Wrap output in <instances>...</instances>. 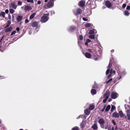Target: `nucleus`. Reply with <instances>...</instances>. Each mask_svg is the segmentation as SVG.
Returning <instances> with one entry per match:
<instances>
[{
    "label": "nucleus",
    "instance_id": "1",
    "mask_svg": "<svg viewBox=\"0 0 130 130\" xmlns=\"http://www.w3.org/2000/svg\"><path fill=\"white\" fill-rule=\"evenodd\" d=\"M111 63H110V62H109L108 66L107 68H108V69L106 71V74H108L109 72H110V74L107 77L108 78H110L111 75V74H114L115 73V70H113L112 69H111V70H110L109 68L111 66Z\"/></svg>",
    "mask_w": 130,
    "mask_h": 130
},
{
    "label": "nucleus",
    "instance_id": "2",
    "mask_svg": "<svg viewBox=\"0 0 130 130\" xmlns=\"http://www.w3.org/2000/svg\"><path fill=\"white\" fill-rule=\"evenodd\" d=\"M48 13L44 14L41 18V21L43 23L46 22L48 19Z\"/></svg>",
    "mask_w": 130,
    "mask_h": 130
},
{
    "label": "nucleus",
    "instance_id": "3",
    "mask_svg": "<svg viewBox=\"0 0 130 130\" xmlns=\"http://www.w3.org/2000/svg\"><path fill=\"white\" fill-rule=\"evenodd\" d=\"M118 74L120 76L118 78V79L120 80L122 77L125 75L126 72L125 70H119L118 71Z\"/></svg>",
    "mask_w": 130,
    "mask_h": 130
},
{
    "label": "nucleus",
    "instance_id": "4",
    "mask_svg": "<svg viewBox=\"0 0 130 130\" xmlns=\"http://www.w3.org/2000/svg\"><path fill=\"white\" fill-rule=\"evenodd\" d=\"M54 5V1H50L47 4L45 5L44 6V7L45 9H47L52 7Z\"/></svg>",
    "mask_w": 130,
    "mask_h": 130
},
{
    "label": "nucleus",
    "instance_id": "5",
    "mask_svg": "<svg viewBox=\"0 0 130 130\" xmlns=\"http://www.w3.org/2000/svg\"><path fill=\"white\" fill-rule=\"evenodd\" d=\"M98 122L100 125L101 128H104V124L105 123L104 120L103 118H101L100 119L98 120Z\"/></svg>",
    "mask_w": 130,
    "mask_h": 130
},
{
    "label": "nucleus",
    "instance_id": "6",
    "mask_svg": "<svg viewBox=\"0 0 130 130\" xmlns=\"http://www.w3.org/2000/svg\"><path fill=\"white\" fill-rule=\"evenodd\" d=\"M111 96L112 98L115 99L118 97V94L116 92H113L111 93Z\"/></svg>",
    "mask_w": 130,
    "mask_h": 130
},
{
    "label": "nucleus",
    "instance_id": "7",
    "mask_svg": "<svg viewBox=\"0 0 130 130\" xmlns=\"http://www.w3.org/2000/svg\"><path fill=\"white\" fill-rule=\"evenodd\" d=\"M82 12V10L80 8H77L76 10H74L73 11L74 13L76 15L80 14Z\"/></svg>",
    "mask_w": 130,
    "mask_h": 130
},
{
    "label": "nucleus",
    "instance_id": "8",
    "mask_svg": "<svg viewBox=\"0 0 130 130\" xmlns=\"http://www.w3.org/2000/svg\"><path fill=\"white\" fill-rule=\"evenodd\" d=\"M9 7L13 8L15 9H16L17 6L16 5L15 2H13L10 3L9 5Z\"/></svg>",
    "mask_w": 130,
    "mask_h": 130
},
{
    "label": "nucleus",
    "instance_id": "9",
    "mask_svg": "<svg viewBox=\"0 0 130 130\" xmlns=\"http://www.w3.org/2000/svg\"><path fill=\"white\" fill-rule=\"evenodd\" d=\"M110 91H107L105 94L104 95L103 98L108 99L109 96L110 95Z\"/></svg>",
    "mask_w": 130,
    "mask_h": 130
},
{
    "label": "nucleus",
    "instance_id": "10",
    "mask_svg": "<svg viewBox=\"0 0 130 130\" xmlns=\"http://www.w3.org/2000/svg\"><path fill=\"white\" fill-rule=\"evenodd\" d=\"M85 3V1L84 0L80 1L78 3L79 6L81 7H83L84 6Z\"/></svg>",
    "mask_w": 130,
    "mask_h": 130
},
{
    "label": "nucleus",
    "instance_id": "11",
    "mask_svg": "<svg viewBox=\"0 0 130 130\" xmlns=\"http://www.w3.org/2000/svg\"><path fill=\"white\" fill-rule=\"evenodd\" d=\"M32 9V8L31 6L28 5L26 6L24 8V10L26 11H30Z\"/></svg>",
    "mask_w": 130,
    "mask_h": 130
},
{
    "label": "nucleus",
    "instance_id": "12",
    "mask_svg": "<svg viewBox=\"0 0 130 130\" xmlns=\"http://www.w3.org/2000/svg\"><path fill=\"white\" fill-rule=\"evenodd\" d=\"M105 5L108 8H109L111 6V4L110 2L108 1H107L105 2Z\"/></svg>",
    "mask_w": 130,
    "mask_h": 130
},
{
    "label": "nucleus",
    "instance_id": "13",
    "mask_svg": "<svg viewBox=\"0 0 130 130\" xmlns=\"http://www.w3.org/2000/svg\"><path fill=\"white\" fill-rule=\"evenodd\" d=\"M128 119L130 120V110L127 109L126 111Z\"/></svg>",
    "mask_w": 130,
    "mask_h": 130
},
{
    "label": "nucleus",
    "instance_id": "14",
    "mask_svg": "<svg viewBox=\"0 0 130 130\" xmlns=\"http://www.w3.org/2000/svg\"><path fill=\"white\" fill-rule=\"evenodd\" d=\"M96 31L95 29H92L90 30L89 32V34H93L95 35L96 33Z\"/></svg>",
    "mask_w": 130,
    "mask_h": 130
},
{
    "label": "nucleus",
    "instance_id": "15",
    "mask_svg": "<svg viewBox=\"0 0 130 130\" xmlns=\"http://www.w3.org/2000/svg\"><path fill=\"white\" fill-rule=\"evenodd\" d=\"M90 112V110L89 108H87L85 110L84 113L85 114L87 115H88Z\"/></svg>",
    "mask_w": 130,
    "mask_h": 130
},
{
    "label": "nucleus",
    "instance_id": "16",
    "mask_svg": "<svg viewBox=\"0 0 130 130\" xmlns=\"http://www.w3.org/2000/svg\"><path fill=\"white\" fill-rule=\"evenodd\" d=\"M38 23L36 22H34L32 24V25L33 27H37L38 28H39L40 27L39 25H38Z\"/></svg>",
    "mask_w": 130,
    "mask_h": 130
},
{
    "label": "nucleus",
    "instance_id": "17",
    "mask_svg": "<svg viewBox=\"0 0 130 130\" xmlns=\"http://www.w3.org/2000/svg\"><path fill=\"white\" fill-rule=\"evenodd\" d=\"M85 55L86 57L88 58H90L91 57V55L88 52L85 53Z\"/></svg>",
    "mask_w": 130,
    "mask_h": 130
},
{
    "label": "nucleus",
    "instance_id": "18",
    "mask_svg": "<svg viewBox=\"0 0 130 130\" xmlns=\"http://www.w3.org/2000/svg\"><path fill=\"white\" fill-rule=\"evenodd\" d=\"M112 115L113 117L116 118H118L119 116V114L118 113L115 112L113 113Z\"/></svg>",
    "mask_w": 130,
    "mask_h": 130
},
{
    "label": "nucleus",
    "instance_id": "19",
    "mask_svg": "<svg viewBox=\"0 0 130 130\" xmlns=\"http://www.w3.org/2000/svg\"><path fill=\"white\" fill-rule=\"evenodd\" d=\"M22 17L20 15H18L17 18V20L18 22L20 21L22 19Z\"/></svg>",
    "mask_w": 130,
    "mask_h": 130
},
{
    "label": "nucleus",
    "instance_id": "20",
    "mask_svg": "<svg viewBox=\"0 0 130 130\" xmlns=\"http://www.w3.org/2000/svg\"><path fill=\"white\" fill-rule=\"evenodd\" d=\"M92 128L94 130H96L98 129L97 125L96 123H94L92 126Z\"/></svg>",
    "mask_w": 130,
    "mask_h": 130
},
{
    "label": "nucleus",
    "instance_id": "21",
    "mask_svg": "<svg viewBox=\"0 0 130 130\" xmlns=\"http://www.w3.org/2000/svg\"><path fill=\"white\" fill-rule=\"evenodd\" d=\"M75 29V27L74 26H71L70 28L68 29V31H72L74 30Z\"/></svg>",
    "mask_w": 130,
    "mask_h": 130
},
{
    "label": "nucleus",
    "instance_id": "22",
    "mask_svg": "<svg viewBox=\"0 0 130 130\" xmlns=\"http://www.w3.org/2000/svg\"><path fill=\"white\" fill-rule=\"evenodd\" d=\"M119 115H120V116L121 118H122L124 116V114L121 110L119 112Z\"/></svg>",
    "mask_w": 130,
    "mask_h": 130
},
{
    "label": "nucleus",
    "instance_id": "23",
    "mask_svg": "<svg viewBox=\"0 0 130 130\" xmlns=\"http://www.w3.org/2000/svg\"><path fill=\"white\" fill-rule=\"evenodd\" d=\"M91 93L93 95L95 94L96 93V90L95 89H92L91 90Z\"/></svg>",
    "mask_w": 130,
    "mask_h": 130
},
{
    "label": "nucleus",
    "instance_id": "24",
    "mask_svg": "<svg viewBox=\"0 0 130 130\" xmlns=\"http://www.w3.org/2000/svg\"><path fill=\"white\" fill-rule=\"evenodd\" d=\"M12 29V27H10L6 29L5 31L6 32H8L10 31Z\"/></svg>",
    "mask_w": 130,
    "mask_h": 130
},
{
    "label": "nucleus",
    "instance_id": "25",
    "mask_svg": "<svg viewBox=\"0 0 130 130\" xmlns=\"http://www.w3.org/2000/svg\"><path fill=\"white\" fill-rule=\"evenodd\" d=\"M92 24L90 23H87L85 24V26L87 27H92Z\"/></svg>",
    "mask_w": 130,
    "mask_h": 130
},
{
    "label": "nucleus",
    "instance_id": "26",
    "mask_svg": "<svg viewBox=\"0 0 130 130\" xmlns=\"http://www.w3.org/2000/svg\"><path fill=\"white\" fill-rule=\"evenodd\" d=\"M36 13H34L31 14L30 17V19H32L34 17Z\"/></svg>",
    "mask_w": 130,
    "mask_h": 130
},
{
    "label": "nucleus",
    "instance_id": "27",
    "mask_svg": "<svg viewBox=\"0 0 130 130\" xmlns=\"http://www.w3.org/2000/svg\"><path fill=\"white\" fill-rule=\"evenodd\" d=\"M110 108V105H108L105 109V111H108Z\"/></svg>",
    "mask_w": 130,
    "mask_h": 130
},
{
    "label": "nucleus",
    "instance_id": "28",
    "mask_svg": "<svg viewBox=\"0 0 130 130\" xmlns=\"http://www.w3.org/2000/svg\"><path fill=\"white\" fill-rule=\"evenodd\" d=\"M94 108V106L93 105H91L90 106L89 108V109L91 110H93Z\"/></svg>",
    "mask_w": 130,
    "mask_h": 130
},
{
    "label": "nucleus",
    "instance_id": "29",
    "mask_svg": "<svg viewBox=\"0 0 130 130\" xmlns=\"http://www.w3.org/2000/svg\"><path fill=\"white\" fill-rule=\"evenodd\" d=\"M0 15L2 16L4 18L5 17V13L4 12H2L0 13Z\"/></svg>",
    "mask_w": 130,
    "mask_h": 130
},
{
    "label": "nucleus",
    "instance_id": "30",
    "mask_svg": "<svg viewBox=\"0 0 130 130\" xmlns=\"http://www.w3.org/2000/svg\"><path fill=\"white\" fill-rule=\"evenodd\" d=\"M89 37L91 39H95L94 36L93 35H89Z\"/></svg>",
    "mask_w": 130,
    "mask_h": 130
},
{
    "label": "nucleus",
    "instance_id": "31",
    "mask_svg": "<svg viewBox=\"0 0 130 130\" xmlns=\"http://www.w3.org/2000/svg\"><path fill=\"white\" fill-rule=\"evenodd\" d=\"M11 23V21H8L7 22V24L6 26L5 27H8L10 24Z\"/></svg>",
    "mask_w": 130,
    "mask_h": 130
},
{
    "label": "nucleus",
    "instance_id": "32",
    "mask_svg": "<svg viewBox=\"0 0 130 130\" xmlns=\"http://www.w3.org/2000/svg\"><path fill=\"white\" fill-rule=\"evenodd\" d=\"M9 11L11 14H12L14 12L15 10L12 9H9Z\"/></svg>",
    "mask_w": 130,
    "mask_h": 130
},
{
    "label": "nucleus",
    "instance_id": "33",
    "mask_svg": "<svg viewBox=\"0 0 130 130\" xmlns=\"http://www.w3.org/2000/svg\"><path fill=\"white\" fill-rule=\"evenodd\" d=\"M85 126V124L84 122H82L80 124V126L81 128H83Z\"/></svg>",
    "mask_w": 130,
    "mask_h": 130
},
{
    "label": "nucleus",
    "instance_id": "34",
    "mask_svg": "<svg viewBox=\"0 0 130 130\" xmlns=\"http://www.w3.org/2000/svg\"><path fill=\"white\" fill-rule=\"evenodd\" d=\"M129 14L128 11H126L124 12V14L126 16H128Z\"/></svg>",
    "mask_w": 130,
    "mask_h": 130
},
{
    "label": "nucleus",
    "instance_id": "35",
    "mask_svg": "<svg viewBox=\"0 0 130 130\" xmlns=\"http://www.w3.org/2000/svg\"><path fill=\"white\" fill-rule=\"evenodd\" d=\"M115 106L114 105H112L111 110V111H112L115 109Z\"/></svg>",
    "mask_w": 130,
    "mask_h": 130
},
{
    "label": "nucleus",
    "instance_id": "36",
    "mask_svg": "<svg viewBox=\"0 0 130 130\" xmlns=\"http://www.w3.org/2000/svg\"><path fill=\"white\" fill-rule=\"evenodd\" d=\"M96 42H95V43H96V44H95V45H100V43L98 41V40L97 38L96 39Z\"/></svg>",
    "mask_w": 130,
    "mask_h": 130
},
{
    "label": "nucleus",
    "instance_id": "37",
    "mask_svg": "<svg viewBox=\"0 0 130 130\" xmlns=\"http://www.w3.org/2000/svg\"><path fill=\"white\" fill-rule=\"evenodd\" d=\"M22 2L18 1V6L22 5Z\"/></svg>",
    "mask_w": 130,
    "mask_h": 130
},
{
    "label": "nucleus",
    "instance_id": "38",
    "mask_svg": "<svg viewBox=\"0 0 130 130\" xmlns=\"http://www.w3.org/2000/svg\"><path fill=\"white\" fill-rule=\"evenodd\" d=\"M71 130H79L77 127H75L72 128Z\"/></svg>",
    "mask_w": 130,
    "mask_h": 130
},
{
    "label": "nucleus",
    "instance_id": "39",
    "mask_svg": "<svg viewBox=\"0 0 130 130\" xmlns=\"http://www.w3.org/2000/svg\"><path fill=\"white\" fill-rule=\"evenodd\" d=\"M100 57H94V60H95V61H96L98 60V59H100Z\"/></svg>",
    "mask_w": 130,
    "mask_h": 130
},
{
    "label": "nucleus",
    "instance_id": "40",
    "mask_svg": "<svg viewBox=\"0 0 130 130\" xmlns=\"http://www.w3.org/2000/svg\"><path fill=\"white\" fill-rule=\"evenodd\" d=\"M27 1L28 2H30L32 3H34V1L33 0H27Z\"/></svg>",
    "mask_w": 130,
    "mask_h": 130
},
{
    "label": "nucleus",
    "instance_id": "41",
    "mask_svg": "<svg viewBox=\"0 0 130 130\" xmlns=\"http://www.w3.org/2000/svg\"><path fill=\"white\" fill-rule=\"evenodd\" d=\"M16 32V31L15 30H14L13 31L11 34L10 35H14L15 34V33Z\"/></svg>",
    "mask_w": 130,
    "mask_h": 130
},
{
    "label": "nucleus",
    "instance_id": "42",
    "mask_svg": "<svg viewBox=\"0 0 130 130\" xmlns=\"http://www.w3.org/2000/svg\"><path fill=\"white\" fill-rule=\"evenodd\" d=\"M112 80V78H111L109 80H108L106 82V84H107L109 82L111 81Z\"/></svg>",
    "mask_w": 130,
    "mask_h": 130
},
{
    "label": "nucleus",
    "instance_id": "43",
    "mask_svg": "<svg viewBox=\"0 0 130 130\" xmlns=\"http://www.w3.org/2000/svg\"><path fill=\"white\" fill-rule=\"evenodd\" d=\"M126 9L127 10H129L130 9V6H127L126 8Z\"/></svg>",
    "mask_w": 130,
    "mask_h": 130
},
{
    "label": "nucleus",
    "instance_id": "44",
    "mask_svg": "<svg viewBox=\"0 0 130 130\" xmlns=\"http://www.w3.org/2000/svg\"><path fill=\"white\" fill-rule=\"evenodd\" d=\"M126 6V4H123L122 6V7L123 8H125Z\"/></svg>",
    "mask_w": 130,
    "mask_h": 130
},
{
    "label": "nucleus",
    "instance_id": "45",
    "mask_svg": "<svg viewBox=\"0 0 130 130\" xmlns=\"http://www.w3.org/2000/svg\"><path fill=\"white\" fill-rule=\"evenodd\" d=\"M79 39L80 40H82L83 39V37L81 35L79 36Z\"/></svg>",
    "mask_w": 130,
    "mask_h": 130
},
{
    "label": "nucleus",
    "instance_id": "46",
    "mask_svg": "<svg viewBox=\"0 0 130 130\" xmlns=\"http://www.w3.org/2000/svg\"><path fill=\"white\" fill-rule=\"evenodd\" d=\"M112 123L114 125H116V123L115 122V121H114V120H112Z\"/></svg>",
    "mask_w": 130,
    "mask_h": 130
},
{
    "label": "nucleus",
    "instance_id": "47",
    "mask_svg": "<svg viewBox=\"0 0 130 130\" xmlns=\"http://www.w3.org/2000/svg\"><path fill=\"white\" fill-rule=\"evenodd\" d=\"M107 99L105 98L103 100V102L104 103H105L106 102L107 100Z\"/></svg>",
    "mask_w": 130,
    "mask_h": 130
},
{
    "label": "nucleus",
    "instance_id": "48",
    "mask_svg": "<svg viewBox=\"0 0 130 130\" xmlns=\"http://www.w3.org/2000/svg\"><path fill=\"white\" fill-rule=\"evenodd\" d=\"M83 20L84 21H87L88 20V19H87L86 18H84V17H83Z\"/></svg>",
    "mask_w": 130,
    "mask_h": 130
},
{
    "label": "nucleus",
    "instance_id": "49",
    "mask_svg": "<svg viewBox=\"0 0 130 130\" xmlns=\"http://www.w3.org/2000/svg\"><path fill=\"white\" fill-rule=\"evenodd\" d=\"M5 13H7L9 12V10L8 9H6L5 10Z\"/></svg>",
    "mask_w": 130,
    "mask_h": 130
},
{
    "label": "nucleus",
    "instance_id": "50",
    "mask_svg": "<svg viewBox=\"0 0 130 130\" xmlns=\"http://www.w3.org/2000/svg\"><path fill=\"white\" fill-rule=\"evenodd\" d=\"M29 22V21L28 19H26L25 20V23H27Z\"/></svg>",
    "mask_w": 130,
    "mask_h": 130
},
{
    "label": "nucleus",
    "instance_id": "51",
    "mask_svg": "<svg viewBox=\"0 0 130 130\" xmlns=\"http://www.w3.org/2000/svg\"><path fill=\"white\" fill-rule=\"evenodd\" d=\"M86 41H87L88 43L90 42H91V41L90 40L88 39L86 40Z\"/></svg>",
    "mask_w": 130,
    "mask_h": 130
},
{
    "label": "nucleus",
    "instance_id": "52",
    "mask_svg": "<svg viewBox=\"0 0 130 130\" xmlns=\"http://www.w3.org/2000/svg\"><path fill=\"white\" fill-rule=\"evenodd\" d=\"M88 51L90 52H92V50L90 49H88Z\"/></svg>",
    "mask_w": 130,
    "mask_h": 130
},
{
    "label": "nucleus",
    "instance_id": "53",
    "mask_svg": "<svg viewBox=\"0 0 130 130\" xmlns=\"http://www.w3.org/2000/svg\"><path fill=\"white\" fill-rule=\"evenodd\" d=\"M16 29L17 31H18L20 30V28L19 27H17V28Z\"/></svg>",
    "mask_w": 130,
    "mask_h": 130
},
{
    "label": "nucleus",
    "instance_id": "54",
    "mask_svg": "<svg viewBox=\"0 0 130 130\" xmlns=\"http://www.w3.org/2000/svg\"><path fill=\"white\" fill-rule=\"evenodd\" d=\"M105 106H104V107L103 109H101V111H104V109H105Z\"/></svg>",
    "mask_w": 130,
    "mask_h": 130
},
{
    "label": "nucleus",
    "instance_id": "55",
    "mask_svg": "<svg viewBox=\"0 0 130 130\" xmlns=\"http://www.w3.org/2000/svg\"><path fill=\"white\" fill-rule=\"evenodd\" d=\"M41 3V2L40 1H38V4H40Z\"/></svg>",
    "mask_w": 130,
    "mask_h": 130
},
{
    "label": "nucleus",
    "instance_id": "56",
    "mask_svg": "<svg viewBox=\"0 0 130 130\" xmlns=\"http://www.w3.org/2000/svg\"><path fill=\"white\" fill-rule=\"evenodd\" d=\"M112 100V99L111 98H109L108 100V102H110Z\"/></svg>",
    "mask_w": 130,
    "mask_h": 130
},
{
    "label": "nucleus",
    "instance_id": "57",
    "mask_svg": "<svg viewBox=\"0 0 130 130\" xmlns=\"http://www.w3.org/2000/svg\"><path fill=\"white\" fill-rule=\"evenodd\" d=\"M88 42L86 41V42H85V44L86 45H88Z\"/></svg>",
    "mask_w": 130,
    "mask_h": 130
},
{
    "label": "nucleus",
    "instance_id": "58",
    "mask_svg": "<svg viewBox=\"0 0 130 130\" xmlns=\"http://www.w3.org/2000/svg\"><path fill=\"white\" fill-rule=\"evenodd\" d=\"M108 130H112L110 128H108Z\"/></svg>",
    "mask_w": 130,
    "mask_h": 130
},
{
    "label": "nucleus",
    "instance_id": "59",
    "mask_svg": "<svg viewBox=\"0 0 130 130\" xmlns=\"http://www.w3.org/2000/svg\"><path fill=\"white\" fill-rule=\"evenodd\" d=\"M118 129V127L117 126H116L115 128V129Z\"/></svg>",
    "mask_w": 130,
    "mask_h": 130
},
{
    "label": "nucleus",
    "instance_id": "60",
    "mask_svg": "<svg viewBox=\"0 0 130 130\" xmlns=\"http://www.w3.org/2000/svg\"><path fill=\"white\" fill-rule=\"evenodd\" d=\"M111 51L112 52H113L114 51V50H111Z\"/></svg>",
    "mask_w": 130,
    "mask_h": 130
},
{
    "label": "nucleus",
    "instance_id": "61",
    "mask_svg": "<svg viewBox=\"0 0 130 130\" xmlns=\"http://www.w3.org/2000/svg\"><path fill=\"white\" fill-rule=\"evenodd\" d=\"M102 8L103 9H104L105 8V6H104L102 7Z\"/></svg>",
    "mask_w": 130,
    "mask_h": 130
},
{
    "label": "nucleus",
    "instance_id": "62",
    "mask_svg": "<svg viewBox=\"0 0 130 130\" xmlns=\"http://www.w3.org/2000/svg\"><path fill=\"white\" fill-rule=\"evenodd\" d=\"M47 0H45V1H44V2H47Z\"/></svg>",
    "mask_w": 130,
    "mask_h": 130
},
{
    "label": "nucleus",
    "instance_id": "63",
    "mask_svg": "<svg viewBox=\"0 0 130 130\" xmlns=\"http://www.w3.org/2000/svg\"><path fill=\"white\" fill-rule=\"evenodd\" d=\"M24 8V7H23V6L22 7H21V8H22V9H23V8Z\"/></svg>",
    "mask_w": 130,
    "mask_h": 130
},
{
    "label": "nucleus",
    "instance_id": "64",
    "mask_svg": "<svg viewBox=\"0 0 130 130\" xmlns=\"http://www.w3.org/2000/svg\"><path fill=\"white\" fill-rule=\"evenodd\" d=\"M119 130H122V129L120 128L119 129Z\"/></svg>",
    "mask_w": 130,
    "mask_h": 130
}]
</instances>
